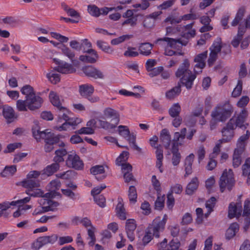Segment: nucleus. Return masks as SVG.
I'll return each mask as SVG.
<instances>
[{"instance_id": "b1692460", "label": "nucleus", "mask_w": 250, "mask_h": 250, "mask_svg": "<svg viewBox=\"0 0 250 250\" xmlns=\"http://www.w3.org/2000/svg\"><path fill=\"white\" fill-rule=\"evenodd\" d=\"M104 114L107 118H112L114 121L115 124L117 125L119 123V115L116 110L108 107L104 110Z\"/></svg>"}, {"instance_id": "338daca9", "label": "nucleus", "mask_w": 250, "mask_h": 250, "mask_svg": "<svg viewBox=\"0 0 250 250\" xmlns=\"http://www.w3.org/2000/svg\"><path fill=\"white\" fill-rule=\"evenodd\" d=\"M118 128L119 134L125 138H126L130 133V131L127 127L126 126L121 125L118 126Z\"/></svg>"}, {"instance_id": "603ef678", "label": "nucleus", "mask_w": 250, "mask_h": 250, "mask_svg": "<svg viewBox=\"0 0 250 250\" xmlns=\"http://www.w3.org/2000/svg\"><path fill=\"white\" fill-rule=\"evenodd\" d=\"M136 48L128 47L127 50L124 53V55L126 57L133 58L137 57L139 53L136 51Z\"/></svg>"}, {"instance_id": "774afa93", "label": "nucleus", "mask_w": 250, "mask_h": 250, "mask_svg": "<svg viewBox=\"0 0 250 250\" xmlns=\"http://www.w3.org/2000/svg\"><path fill=\"white\" fill-rule=\"evenodd\" d=\"M17 108L20 111H26L27 106L26 100H18L16 103Z\"/></svg>"}, {"instance_id": "6e6552de", "label": "nucleus", "mask_w": 250, "mask_h": 250, "mask_svg": "<svg viewBox=\"0 0 250 250\" xmlns=\"http://www.w3.org/2000/svg\"><path fill=\"white\" fill-rule=\"evenodd\" d=\"M58 238L56 234L40 237L32 244V248L34 250H38L43 246L54 244L57 241Z\"/></svg>"}, {"instance_id": "de8ad7c7", "label": "nucleus", "mask_w": 250, "mask_h": 250, "mask_svg": "<svg viewBox=\"0 0 250 250\" xmlns=\"http://www.w3.org/2000/svg\"><path fill=\"white\" fill-rule=\"evenodd\" d=\"M58 178L67 180L72 178L75 175V172L72 170H68L62 173H58L56 175Z\"/></svg>"}, {"instance_id": "3c124183", "label": "nucleus", "mask_w": 250, "mask_h": 250, "mask_svg": "<svg viewBox=\"0 0 250 250\" xmlns=\"http://www.w3.org/2000/svg\"><path fill=\"white\" fill-rule=\"evenodd\" d=\"M3 22L11 27H16L19 24V21L14 17H8L2 19Z\"/></svg>"}, {"instance_id": "7ed1b4c3", "label": "nucleus", "mask_w": 250, "mask_h": 250, "mask_svg": "<svg viewBox=\"0 0 250 250\" xmlns=\"http://www.w3.org/2000/svg\"><path fill=\"white\" fill-rule=\"evenodd\" d=\"M188 41H183L181 39H173L168 37H164L158 39L155 43L158 44L164 48V54L166 56H172L174 55L179 54L183 55L182 53L177 52L171 50L172 49H177L180 46H186L188 43Z\"/></svg>"}, {"instance_id": "680f3d73", "label": "nucleus", "mask_w": 250, "mask_h": 250, "mask_svg": "<svg viewBox=\"0 0 250 250\" xmlns=\"http://www.w3.org/2000/svg\"><path fill=\"white\" fill-rule=\"evenodd\" d=\"M164 196H158L155 202V208L157 210H161L164 207Z\"/></svg>"}, {"instance_id": "7c9ffc66", "label": "nucleus", "mask_w": 250, "mask_h": 250, "mask_svg": "<svg viewBox=\"0 0 250 250\" xmlns=\"http://www.w3.org/2000/svg\"><path fill=\"white\" fill-rule=\"evenodd\" d=\"M172 154V163L174 166H176L179 165L181 161V155L178 151L177 146H176L175 144H173L171 149Z\"/></svg>"}, {"instance_id": "49530a36", "label": "nucleus", "mask_w": 250, "mask_h": 250, "mask_svg": "<svg viewBox=\"0 0 250 250\" xmlns=\"http://www.w3.org/2000/svg\"><path fill=\"white\" fill-rule=\"evenodd\" d=\"M244 13H245L244 8H240L238 10L234 19L231 22L232 26H236L239 23V21L242 20L244 15Z\"/></svg>"}, {"instance_id": "ddd939ff", "label": "nucleus", "mask_w": 250, "mask_h": 250, "mask_svg": "<svg viewBox=\"0 0 250 250\" xmlns=\"http://www.w3.org/2000/svg\"><path fill=\"white\" fill-rule=\"evenodd\" d=\"M248 113L246 109H243L236 119L232 118L229 120H233L234 122V127L238 126L240 128L245 129L248 124L245 123L246 119L248 116Z\"/></svg>"}, {"instance_id": "2f4dec72", "label": "nucleus", "mask_w": 250, "mask_h": 250, "mask_svg": "<svg viewBox=\"0 0 250 250\" xmlns=\"http://www.w3.org/2000/svg\"><path fill=\"white\" fill-rule=\"evenodd\" d=\"M118 203L116 206V210L118 216L122 220L126 219L125 209L124 207L123 201L122 198H119L118 199Z\"/></svg>"}, {"instance_id": "c85d7f7f", "label": "nucleus", "mask_w": 250, "mask_h": 250, "mask_svg": "<svg viewBox=\"0 0 250 250\" xmlns=\"http://www.w3.org/2000/svg\"><path fill=\"white\" fill-rule=\"evenodd\" d=\"M194 158V155L192 153L189 154L186 157L185 161V167L186 171L185 177L191 174L192 172V166Z\"/></svg>"}, {"instance_id": "473e14b6", "label": "nucleus", "mask_w": 250, "mask_h": 250, "mask_svg": "<svg viewBox=\"0 0 250 250\" xmlns=\"http://www.w3.org/2000/svg\"><path fill=\"white\" fill-rule=\"evenodd\" d=\"M61 50L62 53L64 56L67 57L72 62H74L75 59V54L71 49L63 44L61 47Z\"/></svg>"}, {"instance_id": "f03ea898", "label": "nucleus", "mask_w": 250, "mask_h": 250, "mask_svg": "<svg viewBox=\"0 0 250 250\" xmlns=\"http://www.w3.org/2000/svg\"><path fill=\"white\" fill-rule=\"evenodd\" d=\"M233 112L232 105L228 102L218 104L211 113L212 118L210 122L211 129L215 128L217 122H224L228 119Z\"/></svg>"}, {"instance_id": "ea45409f", "label": "nucleus", "mask_w": 250, "mask_h": 250, "mask_svg": "<svg viewBox=\"0 0 250 250\" xmlns=\"http://www.w3.org/2000/svg\"><path fill=\"white\" fill-rule=\"evenodd\" d=\"M49 97L51 103L54 106L56 107L57 109H59L60 107L62 106L60 103L59 97L56 92L51 91L49 93Z\"/></svg>"}, {"instance_id": "393cba45", "label": "nucleus", "mask_w": 250, "mask_h": 250, "mask_svg": "<svg viewBox=\"0 0 250 250\" xmlns=\"http://www.w3.org/2000/svg\"><path fill=\"white\" fill-rule=\"evenodd\" d=\"M60 167V164L57 162H54L46 166L42 170V174L50 176L59 170Z\"/></svg>"}, {"instance_id": "f257e3e1", "label": "nucleus", "mask_w": 250, "mask_h": 250, "mask_svg": "<svg viewBox=\"0 0 250 250\" xmlns=\"http://www.w3.org/2000/svg\"><path fill=\"white\" fill-rule=\"evenodd\" d=\"M196 64L194 68V72L192 74L189 69L190 63L188 59L184 60L183 63L180 65L176 72L175 75L177 78H180L181 82L187 89H189L192 87L194 80L196 77V74L202 72V69L205 67L206 63L195 62Z\"/></svg>"}, {"instance_id": "6ab92c4d", "label": "nucleus", "mask_w": 250, "mask_h": 250, "mask_svg": "<svg viewBox=\"0 0 250 250\" xmlns=\"http://www.w3.org/2000/svg\"><path fill=\"white\" fill-rule=\"evenodd\" d=\"M25 192L29 196L34 197H43L46 198H50L53 197L51 196V193H46L43 194V192L40 189L37 188L32 189H27Z\"/></svg>"}, {"instance_id": "4d7b16f0", "label": "nucleus", "mask_w": 250, "mask_h": 250, "mask_svg": "<svg viewBox=\"0 0 250 250\" xmlns=\"http://www.w3.org/2000/svg\"><path fill=\"white\" fill-rule=\"evenodd\" d=\"M87 10L88 13L93 16L98 17L100 15V9L95 5H88Z\"/></svg>"}, {"instance_id": "4c0bfd02", "label": "nucleus", "mask_w": 250, "mask_h": 250, "mask_svg": "<svg viewBox=\"0 0 250 250\" xmlns=\"http://www.w3.org/2000/svg\"><path fill=\"white\" fill-rule=\"evenodd\" d=\"M23 187L27 189H32L33 188H38L40 186V182L35 179H28L22 182Z\"/></svg>"}, {"instance_id": "13d9d810", "label": "nucleus", "mask_w": 250, "mask_h": 250, "mask_svg": "<svg viewBox=\"0 0 250 250\" xmlns=\"http://www.w3.org/2000/svg\"><path fill=\"white\" fill-rule=\"evenodd\" d=\"M242 81L238 80L237 84L232 92V96L233 97H237L240 95L242 90Z\"/></svg>"}, {"instance_id": "bf43d9fd", "label": "nucleus", "mask_w": 250, "mask_h": 250, "mask_svg": "<svg viewBox=\"0 0 250 250\" xmlns=\"http://www.w3.org/2000/svg\"><path fill=\"white\" fill-rule=\"evenodd\" d=\"M128 155V152L126 151H123L117 158L116 160V164L118 166H120L122 163H125L127 160Z\"/></svg>"}, {"instance_id": "a878e982", "label": "nucleus", "mask_w": 250, "mask_h": 250, "mask_svg": "<svg viewBox=\"0 0 250 250\" xmlns=\"http://www.w3.org/2000/svg\"><path fill=\"white\" fill-rule=\"evenodd\" d=\"M180 242L177 239H172L167 244V240L165 238L162 242L157 244V248L158 250H170V246L172 245L178 244Z\"/></svg>"}, {"instance_id": "052dcab7", "label": "nucleus", "mask_w": 250, "mask_h": 250, "mask_svg": "<svg viewBox=\"0 0 250 250\" xmlns=\"http://www.w3.org/2000/svg\"><path fill=\"white\" fill-rule=\"evenodd\" d=\"M166 22H169L171 24H177L181 22L180 17L175 15H170L165 20Z\"/></svg>"}, {"instance_id": "e2e57ef3", "label": "nucleus", "mask_w": 250, "mask_h": 250, "mask_svg": "<svg viewBox=\"0 0 250 250\" xmlns=\"http://www.w3.org/2000/svg\"><path fill=\"white\" fill-rule=\"evenodd\" d=\"M208 56V51L197 55L194 58L195 62H199L200 63H206L205 61Z\"/></svg>"}, {"instance_id": "f3484780", "label": "nucleus", "mask_w": 250, "mask_h": 250, "mask_svg": "<svg viewBox=\"0 0 250 250\" xmlns=\"http://www.w3.org/2000/svg\"><path fill=\"white\" fill-rule=\"evenodd\" d=\"M56 61V59H54ZM59 65L54 68V70L62 74L71 73L75 71V69L73 66L67 62L63 63L60 61H57Z\"/></svg>"}, {"instance_id": "f8f14e48", "label": "nucleus", "mask_w": 250, "mask_h": 250, "mask_svg": "<svg viewBox=\"0 0 250 250\" xmlns=\"http://www.w3.org/2000/svg\"><path fill=\"white\" fill-rule=\"evenodd\" d=\"M42 102V98L39 96L36 95L35 93L30 96H26V103L27 107L30 110H34L40 108Z\"/></svg>"}, {"instance_id": "a18cd8bd", "label": "nucleus", "mask_w": 250, "mask_h": 250, "mask_svg": "<svg viewBox=\"0 0 250 250\" xmlns=\"http://www.w3.org/2000/svg\"><path fill=\"white\" fill-rule=\"evenodd\" d=\"M187 133V128H183L181 130L180 132H176L174 134V137L173 141L174 142L173 143L175 144V143H177L180 140H183L186 137V135Z\"/></svg>"}, {"instance_id": "9b49d317", "label": "nucleus", "mask_w": 250, "mask_h": 250, "mask_svg": "<svg viewBox=\"0 0 250 250\" xmlns=\"http://www.w3.org/2000/svg\"><path fill=\"white\" fill-rule=\"evenodd\" d=\"M82 71L86 76L95 79L103 80L105 77L103 72L91 65L83 67Z\"/></svg>"}, {"instance_id": "bb28decb", "label": "nucleus", "mask_w": 250, "mask_h": 250, "mask_svg": "<svg viewBox=\"0 0 250 250\" xmlns=\"http://www.w3.org/2000/svg\"><path fill=\"white\" fill-rule=\"evenodd\" d=\"M239 227L237 223H233L230 225L226 232V238L230 240L234 237L238 231Z\"/></svg>"}, {"instance_id": "2eb2a0df", "label": "nucleus", "mask_w": 250, "mask_h": 250, "mask_svg": "<svg viewBox=\"0 0 250 250\" xmlns=\"http://www.w3.org/2000/svg\"><path fill=\"white\" fill-rule=\"evenodd\" d=\"M242 206L241 203H230L229 206L228 217L230 218H233L234 217H239L241 216L242 213Z\"/></svg>"}, {"instance_id": "4468645a", "label": "nucleus", "mask_w": 250, "mask_h": 250, "mask_svg": "<svg viewBox=\"0 0 250 250\" xmlns=\"http://www.w3.org/2000/svg\"><path fill=\"white\" fill-rule=\"evenodd\" d=\"M83 51L84 53L91 54L92 56H90L88 55H81L79 57L80 61L90 63H94L97 62V59L99 58V56L95 50L93 49L85 50V49L84 48L83 49Z\"/></svg>"}, {"instance_id": "0eeeda50", "label": "nucleus", "mask_w": 250, "mask_h": 250, "mask_svg": "<svg viewBox=\"0 0 250 250\" xmlns=\"http://www.w3.org/2000/svg\"><path fill=\"white\" fill-rule=\"evenodd\" d=\"M221 39L217 38L209 48L210 51L208 63L209 66L213 65L217 59L218 54L220 52L222 46L221 45Z\"/></svg>"}, {"instance_id": "a19ab883", "label": "nucleus", "mask_w": 250, "mask_h": 250, "mask_svg": "<svg viewBox=\"0 0 250 250\" xmlns=\"http://www.w3.org/2000/svg\"><path fill=\"white\" fill-rule=\"evenodd\" d=\"M156 155L157 158L156 166L159 168L160 172L162 173L163 170L161 168V167L163 164L162 162L163 159V150L161 149L157 148L156 151Z\"/></svg>"}, {"instance_id": "0e129e2a", "label": "nucleus", "mask_w": 250, "mask_h": 250, "mask_svg": "<svg viewBox=\"0 0 250 250\" xmlns=\"http://www.w3.org/2000/svg\"><path fill=\"white\" fill-rule=\"evenodd\" d=\"M50 34L53 38L58 40L62 43L67 42L69 40L68 37L62 36L59 33L56 32H51Z\"/></svg>"}, {"instance_id": "5fc2aeb1", "label": "nucleus", "mask_w": 250, "mask_h": 250, "mask_svg": "<svg viewBox=\"0 0 250 250\" xmlns=\"http://www.w3.org/2000/svg\"><path fill=\"white\" fill-rule=\"evenodd\" d=\"M128 197L130 202L135 203L137 197V191L134 186H130L128 190Z\"/></svg>"}, {"instance_id": "4be33fe9", "label": "nucleus", "mask_w": 250, "mask_h": 250, "mask_svg": "<svg viewBox=\"0 0 250 250\" xmlns=\"http://www.w3.org/2000/svg\"><path fill=\"white\" fill-rule=\"evenodd\" d=\"M2 108H3V115L7 120V123H10L12 122L15 118L14 109L12 107L6 105L2 106Z\"/></svg>"}, {"instance_id": "09e8293b", "label": "nucleus", "mask_w": 250, "mask_h": 250, "mask_svg": "<svg viewBox=\"0 0 250 250\" xmlns=\"http://www.w3.org/2000/svg\"><path fill=\"white\" fill-rule=\"evenodd\" d=\"M49 80L54 84H56L60 81V75L52 71L46 75Z\"/></svg>"}, {"instance_id": "6e6d98bb", "label": "nucleus", "mask_w": 250, "mask_h": 250, "mask_svg": "<svg viewBox=\"0 0 250 250\" xmlns=\"http://www.w3.org/2000/svg\"><path fill=\"white\" fill-rule=\"evenodd\" d=\"M98 123L100 127L105 129H113L114 128L116 125V124H112L106 121L102 120L101 119L98 120Z\"/></svg>"}, {"instance_id": "c756f323", "label": "nucleus", "mask_w": 250, "mask_h": 250, "mask_svg": "<svg viewBox=\"0 0 250 250\" xmlns=\"http://www.w3.org/2000/svg\"><path fill=\"white\" fill-rule=\"evenodd\" d=\"M61 182L58 179H55L52 180L48 186V189L52 193L51 196L52 198L54 197L56 195H60V194L58 192H56V190H58L61 187Z\"/></svg>"}, {"instance_id": "58836bf2", "label": "nucleus", "mask_w": 250, "mask_h": 250, "mask_svg": "<svg viewBox=\"0 0 250 250\" xmlns=\"http://www.w3.org/2000/svg\"><path fill=\"white\" fill-rule=\"evenodd\" d=\"M17 171L16 166L15 165L6 166L1 173V175L3 177L13 176Z\"/></svg>"}, {"instance_id": "dca6fc26", "label": "nucleus", "mask_w": 250, "mask_h": 250, "mask_svg": "<svg viewBox=\"0 0 250 250\" xmlns=\"http://www.w3.org/2000/svg\"><path fill=\"white\" fill-rule=\"evenodd\" d=\"M136 221L134 219H128L125 223V230L128 239L132 241L134 240V231L136 229Z\"/></svg>"}, {"instance_id": "c03bdc74", "label": "nucleus", "mask_w": 250, "mask_h": 250, "mask_svg": "<svg viewBox=\"0 0 250 250\" xmlns=\"http://www.w3.org/2000/svg\"><path fill=\"white\" fill-rule=\"evenodd\" d=\"M96 44L99 48L106 53L112 54L113 52V49L108 45L106 42L102 41H97Z\"/></svg>"}, {"instance_id": "9d476101", "label": "nucleus", "mask_w": 250, "mask_h": 250, "mask_svg": "<svg viewBox=\"0 0 250 250\" xmlns=\"http://www.w3.org/2000/svg\"><path fill=\"white\" fill-rule=\"evenodd\" d=\"M66 165L69 167L73 168L77 170H81L83 167V164L80 157L73 153L68 155L66 160Z\"/></svg>"}, {"instance_id": "f704fd0d", "label": "nucleus", "mask_w": 250, "mask_h": 250, "mask_svg": "<svg viewBox=\"0 0 250 250\" xmlns=\"http://www.w3.org/2000/svg\"><path fill=\"white\" fill-rule=\"evenodd\" d=\"M181 91V86L180 84H178L177 86H176L167 91L166 93V97L168 100H172L179 95L180 94Z\"/></svg>"}, {"instance_id": "a211bd4d", "label": "nucleus", "mask_w": 250, "mask_h": 250, "mask_svg": "<svg viewBox=\"0 0 250 250\" xmlns=\"http://www.w3.org/2000/svg\"><path fill=\"white\" fill-rule=\"evenodd\" d=\"M40 205L44 206L45 211H54L56 208L59 205L57 202L47 199H41L39 200Z\"/></svg>"}, {"instance_id": "1a4fd4ad", "label": "nucleus", "mask_w": 250, "mask_h": 250, "mask_svg": "<svg viewBox=\"0 0 250 250\" xmlns=\"http://www.w3.org/2000/svg\"><path fill=\"white\" fill-rule=\"evenodd\" d=\"M234 122L229 120L227 125L222 128V134L223 138L219 140L220 143H227L229 142L234 136Z\"/></svg>"}, {"instance_id": "79ce46f5", "label": "nucleus", "mask_w": 250, "mask_h": 250, "mask_svg": "<svg viewBox=\"0 0 250 250\" xmlns=\"http://www.w3.org/2000/svg\"><path fill=\"white\" fill-rule=\"evenodd\" d=\"M181 108L178 103L173 104L168 110V113L171 117L179 116Z\"/></svg>"}, {"instance_id": "423d86ee", "label": "nucleus", "mask_w": 250, "mask_h": 250, "mask_svg": "<svg viewBox=\"0 0 250 250\" xmlns=\"http://www.w3.org/2000/svg\"><path fill=\"white\" fill-rule=\"evenodd\" d=\"M235 181L232 170L226 169L220 178L219 186L221 192H223L226 188L230 191L234 186Z\"/></svg>"}, {"instance_id": "72a5a7b5", "label": "nucleus", "mask_w": 250, "mask_h": 250, "mask_svg": "<svg viewBox=\"0 0 250 250\" xmlns=\"http://www.w3.org/2000/svg\"><path fill=\"white\" fill-rule=\"evenodd\" d=\"M199 185V182L197 177L192 178L188 185L186 192L188 195H191L197 189Z\"/></svg>"}, {"instance_id": "412c9836", "label": "nucleus", "mask_w": 250, "mask_h": 250, "mask_svg": "<svg viewBox=\"0 0 250 250\" xmlns=\"http://www.w3.org/2000/svg\"><path fill=\"white\" fill-rule=\"evenodd\" d=\"M79 91L80 95L86 98L90 95H92L94 91V88L91 84H83L79 86Z\"/></svg>"}, {"instance_id": "5701e85b", "label": "nucleus", "mask_w": 250, "mask_h": 250, "mask_svg": "<svg viewBox=\"0 0 250 250\" xmlns=\"http://www.w3.org/2000/svg\"><path fill=\"white\" fill-rule=\"evenodd\" d=\"M160 139L165 147L168 149L171 143V136L167 129H162L160 133Z\"/></svg>"}, {"instance_id": "37998d69", "label": "nucleus", "mask_w": 250, "mask_h": 250, "mask_svg": "<svg viewBox=\"0 0 250 250\" xmlns=\"http://www.w3.org/2000/svg\"><path fill=\"white\" fill-rule=\"evenodd\" d=\"M242 153L243 152H239L238 149L234 150L232 159V164L234 167H237L241 165V155Z\"/></svg>"}, {"instance_id": "8fccbe9b", "label": "nucleus", "mask_w": 250, "mask_h": 250, "mask_svg": "<svg viewBox=\"0 0 250 250\" xmlns=\"http://www.w3.org/2000/svg\"><path fill=\"white\" fill-rule=\"evenodd\" d=\"M132 37V35H124L117 38L112 40L111 41V43L112 45H117L121 43H122L125 40L130 39Z\"/></svg>"}, {"instance_id": "39448f33", "label": "nucleus", "mask_w": 250, "mask_h": 250, "mask_svg": "<svg viewBox=\"0 0 250 250\" xmlns=\"http://www.w3.org/2000/svg\"><path fill=\"white\" fill-rule=\"evenodd\" d=\"M167 220V216L166 214L164 215L162 219L160 216L155 218L147 228L149 230V232L152 233L154 237L159 238L160 236V233L165 229Z\"/></svg>"}, {"instance_id": "20e7f679", "label": "nucleus", "mask_w": 250, "mask_h": 250, "mask_svg": "<svg viewBox=\"0 0 250 250\" xmlns=\"http://www.w3.org/2000/svg\"><path fill=\"white\" fill-rule=\"evenodd\" d=\"M32 133L38 142L42 139H44L45 143L54 145L60 141V137L58 135L48 131V129L41 131L38 129L37 126L32 128Z\"/></svg>"}, {"instance_id": "e433bc0d", "label": "nucleus", "mask_w": 250, "mask_h": 250, "mask_svg": "<svg viewBox=\"0 0 250 250\" xmlns=\"http://www.w3.org/2000/svg\"><path fill=\"white\" fill-rule=\"evenodd\" d=\"M67 153L66 150L64 148H61L56 150L55 152L56 156L53 158V161L60 163L64 161L63 156Z\"/></svg>"}, {"instance_id": "aec40b11", "label": "nucleus", "mask_w": 250, "mask_h": 250, "mask_svg": "<svg viewBox=\"0 0 250 250\" xmlns=\"http://www.w3.org/2000/svg\"><path fill=\"white\" fill-rule=\"evenodd\" d=\"M250 132L247 130L246 134L241 136L237 142V147L235 149H238L239 152H243L246 146L247 141L249 139Z\"/></svg>"}, {"instance_id": "cd10ccee", "label": "nucleus", "mask_w": 250, "mask_h": 250, "mask_svg": "<svg viewBox=\"0 0 250 250\" xmlns=\"http://www.w3.org/2000/svg\"><path fill=\"white\" fill-rule=\"evenodd\" d=\"M153 47V45L150 43H142L139 46V51L141 55L148 56L151 54V50Z\"/></svg>"}, {"instance_id": "69168bd1", "label": "nucleus", "mask_w": 250, "mask_h": 250, "mask_svg": "<svg viewBox=\"0 0 250 250\" xmlns=\"http://www.w3.org/2000/svg\"><path fill=\"white\" fill-rule=\"evenodd\" d=\"M95 228L91 226L90 228L87 229V232L88 237L90 238L91 240L89 242V245L92 246L95 244L96 241V238L94 234Z\"/></svg>"}, {"instance_id": "864d4df0", "label": "nucleus", "mask_w": 250, "mask_h": 250, "mask_svg": "<svg viewBox=\"0 0 250 250\" xmlns=\"http://www.w3.org/2000/svg\"><path fill=\"white\" fill-rule=\"evenodd\" d=\"M242 174L246 176L250 175V158H247L242 167Z\"/></svg>"}, {"instance_id": "c9c22d12", "label": "nucleus", "mask_w": 250, "mask_h": 250, "mask_svg": "<svg viewBox=\"0 0 250 250\" xmlns=\"http://www.w3.org/2000/svg\"><path fill=\"white\" fill-rule=\"evenodd\" d=\"M57 110L59 122H61L62 120H63L65 121H69V117L68 115L69 114V112L66 107L64 106L60 107Z\"/></svg>"}]
</instances>
